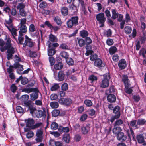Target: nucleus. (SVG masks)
Here are the masks:
<instances>
[{
	"instance_id": "bb28decb",
	"label": "nucleus",
	"mask_w": 146,
	"mask_h": 146,
	"mask_svg": "<svg viewBox=\"0 0 146 146\" xmlns=\"http://www.w3.org/2000/svg\"><path fill=\"white\" fill-rule=\"evenodd\" d=\"M61 12L64 16H66L68 14V9L66 7H63L61 9Z\"/></svg>"
},
{
	"instance_id": "473e14b6",
	"label": "nucleus",
	"mask_w": 146,
	"mask_h": 146,
	"mask_svg": "<svg viewBox=\"0 0 146 146\" xmlns=\"http://www.w3.org/2000/svg\"><path fill=\"white\" fill-rule=\"evenodd\" d=\"M136 138L138 143H142L144 141V138L141 135H137V136Z\"/></svg>"
},
{
	"instance_id": "49530a36",
	"label": "nucleus",
	"mask_w": 146,
	"mask_h": 146,
	"mask_svg": "<svg viewBox=\"0 0 146 146\" xmlns=\"http://www.w3.org/2000/svg\"><path fill=\"white\" fill-rule=\"evenodd\" d=\"M60 55L62 57L66 59L68 58L69 56L68 53L67 52L64 51L61 52Z\"/></svg>"
},
{
	"instance_id": "680f3d73",
	"label": "nucleus",
	"mask_w": 146,
	"mask_h": 146,
	"mask_svg": "<svg viewBox=\"0 0 146 146\" xmlns=\"http://www.w3.org/2000/svg\"><path fill=\"white\" fill-rule=\"evenodd\" d=\"M34 135L33 132L32 131H29L26 134L27 137L28 138H31Z\"/></svg>"
},
{
	"instance_id": "864d4df0",
	"label": "nucleus",
	"mask_w": 146,
	"mask_h": 146,
	"mask_svg": "<svg viewBox=\"0 0 146 146\" xmlns=\"http://www.w3.org/2000/svg\"><path fill=\"white\" fill-rule=\"evenodd\" d=\"M146 54V50L144 48L141 49L139 52L140 55H142L144 58H145V54Z\"/></svg>"
},
{
	"instance_id": "f3484780",
	"label": "nucleus",
	"mask_w": 146,
	"mask_h": 146,
	"mask_svg": "<svg viewBox=\"0 0 146 146\" xmlns=\"http://www.w3.org/2000/svg\"><path fill=\"white\" fill-rule=\"evenodd\" d=\"M35 92L33 93L30 95V99L33 101L37 99L38 96V93L39 92V90L38 89V91H33Z\"/></svg>"
},
{
	"instance_id": "de8ad7c7",
	"label": "nucleus",
	"mask_w": 146,
	"mask_h": 146,
	"mask_svg": "<svg viewBox=\"0 0 146 146\" xmlns=\"http://www.w3.org/2000/svg\"><path fill=\"white\" fill-rule=\"evenodd\" d=\"M19 13L20 15L23 17H25L27 16V13L24 9L20 10H19Z\"/></svg>"
},
{
	"instance_id": "ddd939ff",
	"label": "nucleus",
	"mask_w": 146,
	"mask_h": 146,
	"mask_svg": "<svg viewBox=\"0 0 146 146\" xmlns=\"http://www.w3.org/2000/svg\"><path fill=\"white\" fill-rule=\"evenodd\" d=\"M36 117L38 118H40L41 117H45L46 116V112L45 110H43V111L41 110H38L36 113Z\"/></svg>"
},
{
	"instance_id": "4c0bfd02",
	"label": "nucleus",
	"mask_w": 146,
	"mask_h": 146,
	"mask_svg": "<svg viewBox=\"0 0 146 146\" xmlns=\"http://www.w3.org/2000/svg\"><path fill=\"white\" fill-rule=\"evenodd\" d=\"M137 121L136 120H132L130 122L129 124L128 123V125L130 127H137L138 125L136 124Z\"/></svg>"
},
{
	"instance_id": "7c9ffc66",
	"label": "nucleus",
	"mask_w": 146,
	"mask_h": 146,
	"mask_svg": "<svg viewBox=\"0 0 146 146\" xmlns=\"http://www.w3.org/2000/svg\"><path fill=\"white\" fill-rule=\"evenodd\" d=\"M63 139L66 143H69L70 139V137L69 135V134H65L64 135Z\"/></svg>"
},
{
	"instance_id": "774afa93",
	"label": "nucleus",
	"mask_w": 146,
	"mask_h": 146,
	"mask_svg": "<svg viewBox=\"0 0 146 146\" xmlns=\"http://www.w3.org/2000/svg\"><path fill=\"white\" fill-rule=\"evenodd\" d=\"M69 8L70 9L73 11L74 12L76 11L77 10V7L73 3L70 6Z\"/></svg>"
},
{
	"instance_id": "9d476101",
	"label": "nucleus",
	"mask_w": 146,
	"mask_h": 146,
	"mask_svg": "<svg viewBox=\"0 0 146 146\" xmlns=\"http://www.w3.org/2000/svg\"><path fill=\"white\" fill-rule=\"evenodd\" d=\"M25 122L26 123V127H32V128L34 123V120L30 118L25 119Z\"/></svg>"
},
{
	"instance_id": "412c9836",
	"label": "nucleus",
	"mask_w": 146,
	"mask_h": 146,
	"mask_svg": "<svg viewBox=\"0 0 146 146\" xmlns=\"http://www.w3.org/2000/svg\"><path fill=\"white\" fill-rule=\"evenodd\" d=\"M121 131L122 129L121 127L114 125V128L113 129V133L117 135L121 132Z\"/></svg>"
},
{
	"instance_id": "c756f323",
	"label": "nucleus",
	"mask_w": 146,
	"mask_h": 146,
	"mask_svg": "<svg viewBox=\"0 0 146 146\" xmlns=\"http://www.w3.org/2000/svg\"><path fill=\"white\" fill-rule=\"evenodd\" d=\"M80 35L81 37L84 38L88 35V33L87 31L83 30L80 31Z\"/></svg>"
},
{
	"instance_id": "f704fd0d",
	"label": "nucleus",
	"mask_w": 146,
	"mask_h": 146,
	"mask_svg": "<svg viewBox=\"0 0 146 146\" xmlns=\"http://www.w3.org/2000/svg\"><path fill=\"white\" fill-rule=\"evenodd\" d=\"M123 123V121L121 119H119L115 121L114 123V125L115 126L119 127V126L121 125Z\"/></svg>"
},
{
	"instance_id": "603ef678",
	"label": "nucleus",
	"mask_w": 146,
	"mask_h": 146,
	"mask_svg": "<svg viewBox=\"0 0 146 146\" xmlns=\"http://www.w3.org/2000/svg\"><path fill=\"white\" fill-rule=\"evenodd\" d=\"M117 50V48L116 47L112 46L111 47L109 50L110 53V54H113L116 52Z\"/></svg>"
},
{
	"instance_id": "2f4dec72",
	"label": "nucleus",
	"mask_w": 146,
	"mask_h": 146,
	"mask_svg": "<svg viewBox=\"0 0 146 146\" xmlns=\"http://www.w3.org/2000/svg\"><path fill=\"white\" fill-rule=\"evenodd\" d=\"M54 20L58 25L60 26L62 23L60 18L58 16L54 18Z\"/></svg>"
},
{
	"instance_id": "bf43d9fd",
	"label": "nucleus",
	"mask_w": 146,
	"mask_h": 146,
	"mask_svg": "<svg viewBox=\"0 0 146 146\" xmlns=\"http://www.w3.org/2000/svg\"><path fill=\"white\" fill-rule=\"evenodd\" d=\"M48 5L47 3L45 1H42L41 3L39 5V7L41 8H44L46 7Z\"/></svg>"
},
{
	"instance_id": "a878e982",
	"label": "nucleus",
	"mask_w": 146,
	"mask_h": 146,
	"mask_svg": "<svg viewBox=\"0 0 146 146\" xmlns=\"http://www.w3.org/2000/svg\"><path fill=\"white\" fill-rule=\"evenodd\" d=\"M58 80L60 81H62L64 79L65 74L63 71H59L58 73Z\"/></svg>"
},
{
	"instance_id": "20e7f679",
	"label": "nucleus",
	"mask_w": 146,
	"mask_h": 146,
	"mask_svg": "<svg viewBox=\"0 0 146 146\" xmlns=\"http://www.w3.org/2000/svg\"><path fill=\"white\" fill-rule=\"evenodd\" d=\"M78 16H74L67 22L68 27L71 28L73 26H76L78 24Z\"/></svg>"
},
{
	"instance_id": "f03ea898",
	"label": "nucleus",
	"mask_w": 146,
	"mask_h": 146,
	"mask_svg": "<svg viewBox=\"0 0 146 146\" xmlns=\"http://www.w3.org/2000/svg\"><path fill=\"white\" fill-rule=\"evenodd\" d=\"M9 41H8L7 46L6 48V50H7V58L8 60L12 59L13 54L16 50L15 48L12 46V44L10 42L9 43Z\"/></svg>"
},
{
	"instance_id": "9b49d317",
	"label": "nucleus",
	"mask_w": 146,
	"mask_h": 146,
	"mask_svg": "<svg viewBox=\"0 0 146 146\" xmlns=\"http://www.w3.org/2000/svg\"><path fill=\"white\" fill-rule=\"evenodd\" d=\"M19 28V33L20 36L23 35V33H25L27 31V28L25 25H20Z\"/></svg>"
},
{
	"instance_id": "aec40b11",
	"label": "nucleus",
	"mask_w": 146,
	"mask_h": 146,
	"mask_svg": "<svg viewBox=\"0 0 146 146\" xmlns=\"http://www.w3.org/2000/svg\"><path fill=\"white\" fill-rule=\"evenodd\" d=\"M38 89L37 88H25L23 89L22 91L26 93H29L33 91H38Z\"/></svg>"
},
{
	"instance_id": "f8f14e48",
	"label": "nucleus",
	"mask_w": 146,
	"mask_h": 146,
	"mask_svg": "<svg viewBox=\"0 0 146 146\" xmlns=\"http://www.w3.org/2000/svg\"><path fill=\"white\" fill-rule=\"evenodd\" d=\"M117 139L119 141H125L127 139V136L125 135L124 133L121 132L117 135Z\"/></svg>"
},
{
	"instance_id": "13d9d810",
	"label": "nucleus",
	"mask_w": 146,
	"mask_h": 146,
	"mask_svg": "<svg viewBox=\"0 0 146 146\" xmlns=\"http://www.w3.org/2000/svg\"><path fill=\"white\" fill-rule=\"evenodd\" d=\"M16 110L18 113H23L24 112V109L23 108L20 106H18L16 107Z\"/></svg>"
},
{
	"instance_id": "39448f33",
	"label": "nucleus",
	"mask_w": 146,
	"mask_h": 146,
	"mask_svg": "<svg viewBox=\"0 0 146 146\" xmlns=\"http://www.w3.org/2000/svg\"><path fill=\"white\" fill-rule=\"evenodd\" d=\"M96 19L99 23L101 24L100 27H102L104 26V23L106 20L104 14L103 13H100L96 15Z\"/></svg>"
},
{
	"instance_id": "c9c22d12",
	"label": "nucleus",
	"mask_w": 146,
	"mask_h": 146,
	"mask_svg": "<svg viewBox=\"0 0 146 146\" xmlns=\"http://www.w3.org/2000/svg\"><path fill=\"white\" fill-rule=\"evenodd\" d=\"M60 87L59 84H54L51 87L50 90L51 91H54L56 90Z\"/></svg>"
},
{
	"instance_id": "f257e3e1",
	"label": "nucleus",
	"mask_w": 146,
	"mask_h": 146,
	"mask_svg": "<svg viewBox=\"0 0 146 146\" xmlns=\"http://www.w3.org/2000/svg\"><path fill=\"white\" fill-rule=\"evenodd\" d=\"M29 96L28 95L25 94L21 96V100L22 104L27 107L30 111L31 114H33L36 110V108L33 107V103L31 100H28Z\"/></svg>"
},
{
	"instance_id": "2eb2a0df",
	"label": "nucleus",
	"mask_w": 146,
	"mask_h": 146,
	"mask_svg": "<svg viewBox=\"0 0 146 146\" xmlns=\"http://www.w3.org/2000/svg\"><path fill=\"white\" fill-rule=\"evenodd\" d=\"M118 65L121 69H124L126 66V61L123 59L119 61Z\"/></svg>"
},
{
	"instance_id": "0eeeda50",
	"label": "nucleus",
	"mask_w": 146,
	"mask_h": 146,
	"mask_svg": "<svg viewBox=\"0 0 146 146\" xmlns=\"http://www.w3.org/2000/svg\"><path fill=\"white\" fill-rule=\"evenodd\" d=\"M9 41V43L10 42L11 39L10 38H8L6 42L5 43L4 41L2 39H0V46H1L0 48V50L3 52L6 50V48L7 46V44L8 41Z\"/></svg>"
},
{
	"instance_id": "423d86ee",
	"label": "nucleus",
	"mask_w": 146,
	"mask_h": 146,
	"mask_svg": "<svg viewBox=\"0 0 146 146\" xmlns=\"http://www.w3.org/2000/svg\"><path fill=\"white\" fill-rule=\"evenodd\" d=\"M58 102L61 104L66 106H69L72 102V100L69 98H61L59 100Z\"/></svg>"
},
{
	"instance_id": "a211bd4d",
	"label": "nucleus",
	"mask_w": 146,
	"mask_h": 146,
	"mask_svg": "<svg viewBox=\"0 0 146 146\" xmlns=\"http://www.w3.org/2000/svg\"><path fill=\"white\" fill-rule=\"evenodd\" d=\"M107 99L109 102H114L116 101V98L115 96L113 94H110L107 96Z\"/></svg>"
},
{
	"instance_id": "8fccbe9b",
	"label": "nucleus",
	"mask_w": 146,
	"mask_h": 146,
	"mask_svg": "<svg viewBox=\"0 0 146 146\" xmlns=\"http://www.w3.org/2000/svg\"><path fill=\"white\" fill-rule=\"evenodd\" d=\"M25 7V5L23 3H19L17 7V8L18 9L23 10Z\"/></svg>"
},
{
	"instance_id": "cd10ccee",
	"label": "nucleus",
	"mask_w": 146,
	"mask_h": 146,
	"mask_svg": "<svg viewBox=\"0 0 146 146\" xmlns=\"http://www.w3.org/2000/svg\"><path fill=\"white\" fill-rule=\"evenodd\" d=\"M14 68L16 69L17 68H19V70L20 71H22L23 70V65H20L18 62H15L13 66Z\"/></svg>"
},
{
	"instance_id": "69168bd1",
	"label": "nucleus",
	"mask_w": 146,
	"mask_h": 146,
	"mask_svg": "<svg viewBox=\"0 0 146 146\" xmlns=\"http://www.w3.org/2000/svg\"><path fill=\"white\" fill-rule=\"evenodd\" d=\"M61 88L62 90L63 91H66L68 88V85L67 83H64L62 86Z\"/></svg>"
},
{
	"instance_id": "72a5a7b5",
	"label": "nucleus",
	"mask_w": 146,
	"mask_h": 146,
	"mask_svg": "<svg viewBox=\"0 0 146 146\" xmlns=\"http://www.w3.org/2000/svg\"><path fill=\"white\" fill-rule=\"evenodd\" d=\"M114 92H115V89L114 86H112L110 87L109 89L106 90V94H108L110 93H114Z\"/></svg>"
},
{
	"instance_id": "5fc2aeb1",
	"label": "nucleus",
	"mask_w": 146,
	"mask_h": 146,
	"mask_svg": "<svg viewBox=\"0 0 146 146\" xmlns=\"http://www.w3.org/2000/svg\"><path fill=\"white\" fill-rule=\"evenodd\" d=\"M129 85L130 84L128 85V86H126V85H125V90L126 93L130 94L132 93L133 91V90L131 88H129Z\"/></svg>"
},
{
	"instance_id": "4be33fe9",
	"label": "nucleus",
	"mask_w": 146,
	"mask_h": 146,
	"mask_svg": "<svg viewBox=\"0 0 146 146\" xmlns=\"http://www.w3.org/2000/svg\"><path fill=\"white\" fill-rule=\"evenodd\" d=\"M63 67V65L61 62H59L56 64L54 66V69L56 70H60Z\"/></svg>"
},
{
	"instance_id": "ea45409f",
	"label": "nucleus",
	"mask_w": 146,
	"mask_h": 146,
	"mask_svg": "<svg viewBox=\"0 0 146 146\" xmlns=\"http://www.w3.org/2000/svg\"><path fill=\"white\" fill-rule=\"evenodd\" d=\"M44 126L42 122H39L36 123L32 126V129H33L37 128L40 127H43Z\"/></svg>"
},
{
	"instance_id": "6ab92c4d",
	"label": "nucleus",
	"mask_w": 146,
	"mask_h": 146,
	"mask_svg": "<svg viewBox=\"0 0 146 146\" xmlns=\"http://www.w3.org/2000/svg\"><path fill=\"white\" fill-rule=\"evenodd\" d=\"M120 109V107L118 106H116L113 109V113L115 114V115L117 116V117H120L121 115Z\"/></svg>"
},
{
	"instance_id": "338daca9",
	"label": "nucleus",
	"mask_w": 146,
	"mask_h": 146,
	"mask_svg": "<svg viewBox=\"0 0 146 146\" xmlns=\"http://www.w3.org/2000/svg\"><path fill=\"white\" fill-rule=\"evenodd\" d=\"M49 61L51 66H53L54 64L55 60L54 58L52 56L49 57Z\"/></svg>"
},
{
	"instance_id": "e433bc0d",
	"label": "nucleus",
	"mask_w": 146,
	"mask_h": 146,
	"mask_svg": "<svg viewBox=\"0 0 146 146\" xmlns=\"http://www.w3.org/2000/svg\"><path fill=\"white\" fill-rule=\"evenodd\" d=\"M17 29L13 27L12 28V29H11V30L10 31L13 38L15 39L16 40V39L15 38V37L17 36Z\"/></svg>"
},
{
	"instance_id": "b1692460",
	"label": "nucleus",
	"mask_w": 146,
	"mask_h": 146,
	"mask_svg": "<svg viewBox=\"0 0 146 146\" xmlns=\"http://www.w3.org/2000/svg\"><path fill=\"white\" fill-rule=\"evenodd\" d=\"M122 80L126 86H128V85H129V81L127 76L123 75Z\"/></svg>"
},
{
	"instance_id": "393cba45",
	"label": "nucleus",
	"mask_w": 146,
	"mask_h": 146,
	"mask_svg": "<svg viewBox=\"0 0 146 146\" xmlns=\"http://www.w3.org/2000/svg\"><path fill=\"white\" fill-rule=\"evenodd\" d=\"M48 47L49 48L48 52V55L52 56L54 55L56 52L55 48L51 47Z\"/></svg>"
},
{
	"instance_id": "4d7b16f0",
	"label": "nucleus",
	"mask_w": 146,
	"mask_h": 146,
	"mask_svg": "<svg viewBox=\"0 0 146 146\" xmlns=\"http://www.w3.org/2000/svg\"><path fill=\"white\" fill-rule=\"evenodd\" d=\"M48 44V47H53L54 48L55 47H57L58 46L59 44L57 43H54L53 44H52L50 41H48L47 42Z\"/></svg>"
},
{
	"instance_id": "1a4fd4ad",
	"label": "nucleus",
	"mask_w": 146,
	"mask_h": 146,
	"mask_svg": "<svg viewBox=\"0 0 146 146\" xmlns=\"http://www.w3.org/2000/svg\"><path fill=\"white\" fill-rule=\"evenodd\" d=\"M35 43L32 41L31 39L25 40L23 44V46L25 47L26 46H28L29 47H33Z\"/></svg>"
},
{
	"instance_id": "5701e85b",
	"label": "nucleus",
	"mask_w": 146,
	"mask_h": 146,
	"mask_svg": "<svg viewBox=\"0 0 146 146\" xmlns=\"http://www.w3.org/2000/svg\"><path fill=\"white\" fill-rule=\"evenodd\" d=\"M112 16L111 18L114 20L116 19L118 17L119 14L118 13L116 10L115 9H112Z\"/></svg>"
},
{
	"instance_id": "a19ab883",
	"label": "nucleus",
	"mask_w": 146,
	"mask_h": 146,
	"mask_svg": "<svg viewBox=\"0 0 146 146\" xmlns=\"http://www.w3.org/2000/svg\"><path fill=\"white\" fill-rule=\"evenodd\" d=\"M60 113L59 110H54L52 112V115L53 116L56 117L59 115Z\"/></svg>"
},
{
	"instance_id": "7ed1b4c3",
	"label": "nucleus",
	"mask_w": 146,
	"mask_h": 146,
	"mask_svg": "<svg viewBox=\"0 0 146 146\" xmlns=\"http://www.w3.org/2000/svg\"><path fill=\"white\" fill-rule=\"evenodd\" d=\"M103 76V79L100 83V87L102 88H105L108 87L109 85V80L110 77L109 73L104 74Z\"/></svg>"
},
{
	"instance_id": "6e6552de",
	"label": "nucleus",
	"mask_w": 146,
	"mask_h": 146,
	"mask_svg": "<svg viewBox=\"0 0 146 146\" xmlns=\"http://www.w3.org/2000/svg\"><path fill=\"white\" fill-rule=\"evenodd\" d=\"M14 67L12 65H10L9 68H7V72L9 74V77L12 80H14L15 78V76L13 72L14 71L13 69Z\"/></svg>"
},
{
	"instance_id": "c85d7f7f",
	"label": "nucleus",
	"mask_w": 146,
	"mask_h": 146,
	"mask_svg": "<svg viewBox=\"0 0 146 146\" xmlns=\"http://www.w3.org/2000/svg\"><path fill=\"white\" fill-rule=\"evenodd\" d=\"M49 40L52 42H56L58 41V39L56 37L52 34H50L49 35Z\"/></svg>"
},
{
	"instance_id": "6e6d98bb",
	"label": "nucleus",
	"mask_w": 146,
	"mask_h": 146,
	"mask_svg": "<svg viewBox=\"0 0 146 146\" xmlns=\"http://www.w3.org/2000/svg\"><path fill=\"white\" fill-rule=\"evenodd\" d=\"M43 133V131L42 129L40 128L39 129H38L37 130L36 134V136L42 137Z\"/></svg>"
},
{
	"instance_id": "79ce46f5",
	"label": "nucleus",
	"mask_w": 146,
	"mask_h": 146,
	"mask_svg": "<svg viewBox=\"0 0 146 146\" xmlns=\"http://www.w3.org/2000/svg\"><path fill=\"white\" fill-rule=\"evenodd\" d=\"M66 62L69 65H73L74 64V62L73 59L71 58H68L66 59Z\"/></svg>"
},
{
	"instance_id": "052dcab7",
	"label": "nucleus",
	"mask_w": 146,
	"mask_h": 146,
	"mask_svg": "<svg viewBox=\"0 0 146 146\" xmlns=\"http://www.w3.org/2000/svg\"><path fill=\"white\" fill-rule=\"evenodd\" d=\"M84 103L88 106H90L92 104L91 101L89 100H85L84 101Z\"/></svg>"
},
{
	"instance_id": "a18cd8bd",
	"label": "nucleus",
	"mask_w": 146,
	"mask_h": 146,
	"mask_svg": "<svg viewBox=\"0 0 146 146\" xmlns=\"http://www.w3.org/2000/svg\"><path fill=\"white\" fill-rule=\"evenodd\" d=\"M29 31L30 32L33 33L36 31V29L33 24H31L29 27Z\"/></svg>"
},
{
	"instance_id": "e2e57ef3",
	"label": "nucleus",
	"mask_w": 146,
	"mask_h": 146,
	"mask_svg": "<svg viewBox=\"0 0 146 146\" xmlns=\"http://www.w3.org/2000/svg\"><path fill=\"white\" fill-rule=\"evenodd\" d=\"M10 89L12 92L14 93L17 89V87L14 84H13L11 86Z\"/></svg>"
},
{
	"instance_id": "4468645a",
	"label": "nucleus",
	"mask_w": 146,
	"mask_h": 146,
	"mask_svg": "<svg viewBox=\"0 0 146 146\" xmlns=\"http://www.w3.org/2000/svg\"><path fill=\"white\" fill-rule=\"evenodd\" d=\"M94 64L95 66L99 67H104V64L103 63L102 61L100 58L95 60Z\"/></svg>"
},
{
	"instance_id": "0e129e2a",
	"label": "nucleus",
	"mask_w": 146,
	"mask_h": 146,
	"mask_svg": "<svg viewBox=\"0 0 146 146\" xmlns=\"http://www.w3.org/2000/svg\"><path fill=\"white\" fill-rule=\"evenodd\" d=\"M79 45L80 47L84 46L85 44V42L82 39H80L78 41Z\"/></svg>"
},
{
	"instance_id": "dca6fc26",
	"label": "nucleus",
	"mask_w": 146,
	"mask_h": 146,
	"mask_svg": "<svg viewBox=\"0 0 146 146\" xmlns=\"http://www.w3.org/2000/svg\"><path fill=\"white\" fill-rule=\"evenodd\" d=\"M90 125H86L85 127H81V131L82 134H86L90 129Z\"/></svg>"
},
{
	"instance_id": "37998d69",
	"label": "nucleus",
	"mask_w": 146,
	"mask_h": 146,
	"mask_svg": "<svg viewBox=\"0 0 146 146\" xmlns=\"http://www.w3.org/2000/svg\"><path fill=\"white\" fill-rule=\"evenodd\" d=\"M146 122V120L144 119H140L138 120L137 122V125H143Z\"/></svg>"
},
{
	"instance_id": "3c124183",
	"label": "nucleus",
	"mask_w": 146,
	"mask_h": 146,
	"mask_svg": "<svg viewBox=\"0 0 146 146\" xmlns=\"http://www.w3.org/2000/svg\"><path fill=\"white\" fill-rule=\"evenodd\" d=\"M125 33L127 34H130L131 32L132 29L131 27L129 26H127L125 28Z\"/></svg>"
},
{
	"instance_id": "c03bdc74",
	"label": "nucleus",
	"mask_w": 146,
	"mask_h": 146,
	"mask_svg": "<svg viewBox=\"0 0 146 146\" xmlns=\"http://www.w3.org/2000/svg\"><path fill=\"white\" fill-rule=\"evenodd\" d=\"M58 124L55 122H52L51 125V128L52 130H55L57 129Z\"/></svg>"
},
{
	"instance_id": "09e8293b",
	"label": "nucleus",
	"mask_w": 146,
	"mask_h": 146,
	"mask_svg": "<svg viewBox=\"0 0 146 146\" xmlns=\"http://www.w3.org/2000/svg\"><path fill=\"white\" fill-rule=\"evenodd\" d=\"M78 1L80 3L82 6V11H84V13H85V5L84 4V2L82 0H78Z\"/></svg>"
},
{
	"instance_id": "58836bf2",
	"label": "nucleus",
	"mask_w": 146,
	"mask_h": 146,
	"mask_svg": "<svg viewBox=\"0 0 146 146\" xmlns=\"http://www.w3.org/2000/svg\"><path fill=\"white\" fill-rule=\"evenodd\" d=\"M50 105L52 108H56L59 106L58 103L56 102H53L50 103Z\"/></svg>"
}]
</instances>
